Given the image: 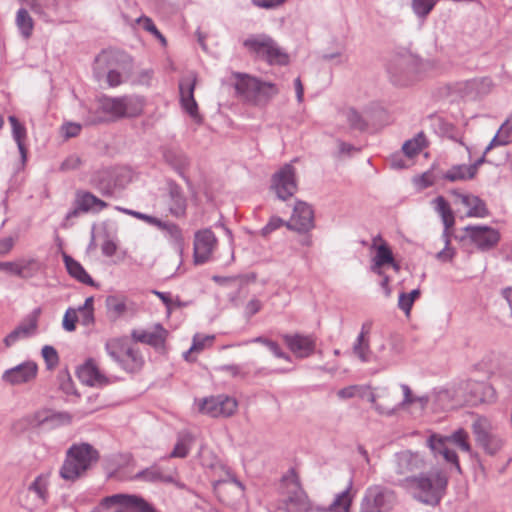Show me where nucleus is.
<instances>
[{
    "instance_id": "obj_1",
    "label": "nucleus",
    "mask_w": 512,
    "mask_h": 512,
    "mask_svg": "<svg viewBox=\"0 0 512 512\" xmlns=\"http://www.w3.org/2000/svg\"><path fill=\"white\" fill-rule=\"evenodd\" d=\"M403 489L407 490L418 502L435 507L444 495L448 486V475L442 469H433L419 473L414 479L405 480Z\"/></svg>"
},
{
    "instance_id": "obj_2",
    "label": "nucleus",
    "mask_w": 512,
    "mask_h": 512,
    "mask_svg": "<svg viewBox=\"0 0 512 512\" xmlns=\"http://www.w3.org/2000/svg\"><path fill=\"white\" fill-rule=\"evenodd\" d=\"M99 452L89 443L71 445L65 453L59 476L67 482L85 477L99 460Z\"/></svg>"
},
{
    "instance_id": "obj_3",
    "label": "nucleus",
    "mask_w": 512,
    "mask_h": 512,
    "mask_svg": "<svg viewBox=\"0 0 512 512\" xmlns=\"http://www.w3.org/2000/svg\"><path fill=\"white\" fill-rule=\"evenodd\" d=\"M233 76L237 95L251 105L265 106L279 93L278 87L271 82L261 81L245 73H234Z\"/></svg>"
},
{
    "instance_id": "obj_4",
    "label": "nucleus",
    "mask_w": 512,
    "mask_h": 512,
    "mask_svg": "<svg viewBox=\"0 0 512 512\" xmlns=\"http://www.w3.org/2000/svg\"><path fill=\"white\" fill-rule=\"evenodd\" d=\"M426 466V459L420 452L402 450L392 456L389 462V476L394 478V484L403 488L406 485V478L414 479Z\"/></svg>"
},
{
    "instance_id": "obj_5",
    "label": "nucleus",
    "mask_w": 512,
    "mask_h": 512,
    "mask_svg": "<svg viewBox=\"0 0 512 512\" xmlns=\"http://www.w3.org/2000/svg\"><path fill=\"white\" fill-rule=\"evenodd\" d=\"M107 354L126 372L139 371L144 360L126 337L109 339L105 344Z\"/></svg>"
},
{
    "instance_id": "obj_6",
    "label": "nucleus",
    "mask_w": 512,
    "mask_h": 512,
    "mask_svg": "<svg viewBox=\"0 0 512 512\" xmlns=\"http://www.w3.org/2000/svg\"><path fill=\"white\" fill-rule=\"evenodd\" d=\"M158 512L144 498L130 494H114L104 497L90 512Z\"/></svg>"
},
{
    "instance_id": "obj_7",
    "label": "nucleus",
    "mask_w": 512,
    "mask_h": 512,
    "mask_svg": "<svg viewBox=\"0 0 512 512\" xmlns=\"http://www.w3.org/2000/svg\"><path fill=\"white\" fill-rule=\"evenodd\" d=\"M71 421L72 416L68 412H60L52 409L43 408L24 416L15 424V427L21 425L23 429H56L62 426L69 425Z\"/></svg>"
},
{
    "instance_id": "obj_8",
    "label": "nucleus",
    "mask_w": 512,
    "mask_h": 512,
    "mask_svg": "<svg viewBox=\"0 0 512 512\" xmlns=\"http://www.w3.org/2000/svg\"><path fill=\"white\" fill-rule=\"evenodd\" d=\"M283 481L286 485L287 497L282 501L277 512H312L315 507L300 486L294 471H291L290 476L284 477Z\"/></svg>"
},
{
    "instance_id": "obj_9",
    "label": "nucleus",
    "mask_w": 512,
    "mask_h": 512,
    "mask_svg": "<svg viewBox=\"0 0 512 512\" xmlns=\"http://www.w3.org/2000/svg\"><path fill=\"white\" fill-rule=\"evenodd\" d=\"M476 444L490 455H496L504 446V439L494 432L493 425L486 417H477L472 423Z\"/></svg>"
},
{
    "instance_id": "obj_10",
    "label": "nucleus",
    "mask_w": 512,
    "mask_h": 512,
    "mask_svg": "<svg viewBox=\"0 0 512 512\" xmlns=\"http://www.w3.org/2000/svg\"><path fill=\"white\" fill-rule=\"evenodd\" d=\"M100 108L116 119L131 118L142 113L143 102L136 96L104 97L100 101Z\"/></svg>"
},
{
    "instance_id": "obj_11",
    "label": "nucleus",
    "mask_w": 512,
    "mask_h": 512,
    "mask_svg": "<svg viewBox=\"0 0 512 512\" xmlns=\"http://www.w3.org/2000/svg\"><path fill=\"white\" fill-rule=\"evenodd\" d=\"M243 45L270 64L283 65L288 62L287 54L267 35L250 37L243 42Z\"/></svg>"
},
{
    "instance_id": "obj_12",
    "label": "nucleus",
    "mask_w": 512,
    "mask_h": 512,
    "mask_svg": "<svg viewBox=\"0 0 512 512\" xmlns=\"http://www.w3.org/2000/svg\"><path fill=\"white\" fill-rule=\"evenodd\" d=\"M396 502L394 491L373 485L367 488L360 504V512H389Z\"/></svg>"
},
{
    "instance_id": "obj_13",
    "label": "nucleus",
    "mask_w": 512,
    "mask_h": 512,
    "mask_svg": "<svg viewBox=\"0 0 512 512\" xmlns=\"http://www.w3.org/2000/svg\"><path fill=\"white\" fill-rule=\"evenodd\" d=\"M368 400L379 414L386 416H392L400 408H404L397 388H376L375 392L369 394Z\"/></svg>"
},
{
    "instance_id": "obj_14",
    "label": "nucleus",
    "mask_w": 512,
    "mask_h": 512,
    "mask_svg": "<svg viewBox=\"0 0 512 512\" xmlns=\"http://www.w3.org/2000/svg\"><path fill=\"white\" fill-rule=\"evenodd\" d=\"M271 189L276 193L280 200H287L292 197L297 189V179L295 168L290 164H285L271 179Z\"/></svg>"
},
{
    "instance_id": "obj_15",
    "label": "nucleus",
    "mask_w": 512,
    "mask_h": 512,
    "mask_svg": "<svg viewBox=\"0 0 512 512\" xmlns=\"http://www.w3.org/2000/svg\"><path fill=\"white\" fill-rule=\"evenodd\" d=\"M237 407L236 399L224 394L204 398L199 403V411L213 418L230 417Z\"/></svg>"
},
{
    "instance_id": "obj_16",
    "label": "nucleus",
    "mask_w": 512,
    "mask_h": 512,
    "mask_svg": "<svg viewBox=\"0 0 512 512\" xmlns=\"http://www.w3.org/2000/svg\"><path fill=\"white\" fill-rule=\"evenodd\" d=\"M464 233L463 238L481 251L493 249L500 240L499 231L486 225H468L464 228Z\"/></svg>"
},
{
    "instance_id": "obj_17",
    "label": "nucleus",
    "mask_w": 512,
    "mask_h": 512,
    "mask_svg": "<svg viewBox=\"0 0 512 512\" xmlns=\"http://www.w3.org/2000/svg\"><path fill=\"white\" fill-rule=\"evenodd\" d=\"M218 240L209 228L200 229L194 234L193 258L195 264H204L211 259Z\"/></svg>"
},
{
    "instance_id": "obj_18",
    "label": "nucleus",
    "mask_w": 512,
    "mask_h": 512,
    "mask_svg": "<svg viewBox=\"0 0 512 512\" xmlns=\"http://www.w3.org/2000/svg\"><path fill=\"white\" fill-rule=\"evenodd\" d=\"M197 83V75L195 72H190L183 77L179 82L180 102L182 108L186 113L197 123H200L202 118L198 111V104L194 98V90Z\"/></svg>"
},
{
    "instance_id": "obj_19",
    "label": "nucleus",
    "mask_w": 512,
    "mask_h": 512,
    "mask_svg": "<svg viewBox=\"0 0 512 512\" xmlns=\"http://www.w3.org/2000/svg\"><path fill=\"white\" fill-rule=\"evenodd\" d=\"M314 226V211L312 207L304 201H297L290 220L286 222V227L289 230L307 233Z\"/></svg>"
},
{
    "instance_id": "obj_20",
    "label": "nucleus",
    "mask_w": 512,
    "mask_h": 512,
    "mask_svg": "<svg viewBox=\"0 0 512 512\" xmlns=\"http://www.w3.org/2000/svg\"><path fill=\"white\" fill-rule=\"evenodd\" d=\"M107 207V203L90 192L77 191L74 200V207L70 210L65 220L78 217L81 213L99 212Z\"/></svg>"
},
{
    "instance_id": "obj_21",
    "label": "nucleus",
    "mask_w": 512,
    "mask_h": 512,
    "mask_svg": "<svg viewBox=\"0 0 512 512\" xmlns=\"http://www.w3.org/2000/svg\"><path fill=\"white\" fill-rule=\"evenodd\" d=\"M38 372V366L33 361H25L15 367L7 369L2 374V381L12 385H22L33 381Z\"/></svg>"
},
{
    "instance_id": "obj_22",
    "label": "nucleus",
    "mask_w": 512,
    "mask_h": 512,
    "mask_svg": "<svg viewBox=\"0 0 512 512\" xmlns=\"http://www.w3.org/2000/svg\"><path fill=\"white\" fill-rule=\"evenodd\" d=\"M41 309H34L13 331L4 339L7 347L14 345L18 340L31 337L37 332Z\"/></svg>"
},
{
    "instance_id": "obj_23",
    "label": "nucleus",
    "mask_w": 512,
    "mask_h": 512,
    "mask_svg": "<svg viewBox=\"0 0 512 512\" xmlns=\"http://www.w3.org/2000/svg\"><path fill=\"white\" fill-rule=\"evenodd\" d=\"M282 338L289 350L298 358H307L315 351L316 338L313 335L285 334Z\"/></svg>"
},
{
    "instance_id": "obj_24",
    "label": "nucleus",
    "mask_w": 512,
    "mask_h": 512,
    "mask_svg": "<svg viewBox=\"0 0 512 512\" xmlns=\"http://www.w3.org/2000/svg\"><path fill=\"white\" fill-rule=\"evenodd\" d=\"M167 334V330L161 324H156L152 330H133L131 336L136 342L145 343L155 348H162Z\"/></svg>"
},
{
    "instance_id": "obj_25",
    "label": "nucleus",
    "mask_w": 512,
    "mask_h": 512,
    "mask_svg": "<svg viewBox=\"0 0 512 512\" xmlns=\"http://www.w3.org/2000/svg\"><path fill=\"white\" fill-rule=\"evenodd\" d=\"M418 58L406 53L398 55L390 62L388 71L392 76H409L417 72Z\"/></svg>"
},
{
    "instance_id": "obj_26",
    "label": "nucleus",
    "mask_w": 512,
    "mask_h": 512,
    "mask_svg": "<svg viewBox=\"0 0 512 512\" xmlns=\"http://www.w3.org/2000/svg\"><path fill=\"white\" fill-rule=\"evenodd\" d=\"M427 446L435 456L442 455L445 461L452 463L456 470L461 473V467L456 452L448 448L447 442H445V439L442 436L438 434H432L427 439Z\"/></svg>"
},
{
    "instance_id": "obj_27",
    "label": "nucleus",
    "mask_w": 512,
    "mask_h": 512,
    "mask_svg": "<svg viewBox=\"0 0 512 512\" xmlns=\"http://www.w3.org/2000/svg\"><path fill=\"white\" fill-rule=\"evenodd\" d=\"M50 473L39 474L27 487L28 495L36 505H45L49 499Z\"/></svg>"
},
{
    "instance_id": "obj_28",
    "label": "nucleus",
    "mask_w": 512,
    "mask_h": 512,
    "mask_svg": "<svg viewBox=\"0 0 512 512\" xmlns=\"http://www.w3.org/2000/svg\"><path fill=\"white\" fill-rule=\"evenodd\" d=\"M467 389H469L470 393L468 401L472 404L492 403L496 400V391L494 387L485 382H468Z\"/></svg>"
},
{
    "instance_id": "obj_29",
    "label": "nucleus",
    "mask_w": 512,
    "mask_h": 512,
    "mask_svg": "<svg viewBox=\"0 0 512 512\" xmlns=\"http://www.w3.org/2000/svg\"><path fill=\"white\" fill-rule=\"evenodd\" d=\"M453 194L457 196L461 200V203L468 208L466 213L467 217L485 218L489 216L490 213L486 203L478 196L462 194L456 191H453Z\"/></svg>"
},
{
    "instance_id": "obj_30",
    "label": "nucleus",
    "mask_w": 512,
    "mask_h": 512,
    "mask_svg": "<svg viewBox=\"0 0 512 512\" xmlns=\"http://www.w3.org/2000/svg\"><path fill=\"white\" fill-rule=\"evenodd\" d=\"M373 264L371 266L372 272L383 275L382 268L385 265H391L395 271H399L400 266L395 262L393 253L386 243L379 245L376 248V254L373 257Z\"/></svg>"
},
{
    "instance_id": "obj_31",
    "label": "nucleus",
    "mask_w": 512,
    "mask_h": 512,
    "mask_svg": "<svg viewBox=\"0 0 512 512\" xmlns=\"http://www.w3.org/2000/svg\"><path fill=\"white\" fill-rule=\"evenodd\" d=\"M433 207L435 211L441 217V220L444 225V230L442 233V238L448 242V233H451L450 230L455 224V216L449 203L443 196H438L432 201Z\"/></svg>"
},
{
    "instance_id": "obj_32",
    "label": "nucleus",
    "mask_w": 512,
    "mask_h": 512,
    "mask_svg": "<svg viewBox=\"0 0 512 512\" xmlns=\"http://www.w3.org/2000/svg\"><path fill=\"white\" fill-rule=\"evenodd\" d=\"M77 376L80 381L89 386L102 385L106 383V378L102 375L93 360L86 361L77 370Z\"/></svg>"
},
{
    "instance_id": "obj_33",
    "label": "nucleus",
    "mask_w": 512,
    "mask_h": 512,
    "mask_svg": "<svg viewBox=\"0 0 512 512\" xmlns=\"http://www.w3.org/2000/svg\"><path fill=\"white\" fill-rule=\"evenodd\" d=\"M109 56L107 54H100L95 60L94 75L100 80L106 74V81L110 87L119 86L122 83V74L114 69H109L105 72V64L108 63Z\"/></svg>"
},
{
    "instance_id": "obj_34",
    "label": "nucleus",
    "mask_w": 512,
    "mask_h": 512,
    "mask_svg": "<svg viewBox=\"0 0 512 512\" xmlns=\"http://www.w3.org/2000/svg\"><path fill=\"white\" fill-rule=\"evenodd\" d=\"M168 206L170 213L175 217H182L186 213L187 201L177 185H170Z\"/></svg>"
},
{
    "instance_id": "obj_35",
    "label": "nucleus",
    "mask_w": 512,
    "mask_h": 512,
    "mask_svg": "<svg viewBox=\"0 0 512 512\" xmlns=\"http://www.w3.org/2000/svg\"><path fill=\"white\" fill-rule=\"evenodd\" d=\"M158 228L165 232L166 237L181 257L184 251V237L181 228L175 223L164 221H161Z\"/></svg>"
},
{
    "instance_id": "obj_36",
    "label": "nucleus",
    "mask_w": 512,
    "mask_h": 512,
    "mask_svg": "<svg viewBox=\"0 0 512 512\" xmlns=\"http://www.w3.org/2000/svg\"><path fill=\"white\" fill-rule=\"evenodd\" d=\"M370 325L363 324L359 335L353 344V353L362 361L368 362L370 360V344L369 334Z\"/></svg>"
},
{
    "instance_id": "obj_37",
    "label": "nucleus",
    "mask_w": 512,
    "mask_h": 512,
    "mask_svg": "<svg viewBox=\"0 0 512 512\" xmlns=\"http://www.w3.org/2000/svg\"><path fill=\"white\" fill-rule=\"evenodd\" d=\"M352 505V496L350 495V486L337 494L333 502L327 508L315 507L312 512H350Z\"/></svg>"
},
{
    "instance_id": "obj_38",
    "label": "nucleus",
    "mask_w": 512,
    "mask_h": 512,
    "mask_svg": "<svg viewBox=\"0 0 512 512\" xmlns=\"http://www.w3.org/2000/svg\"><path fill=\"white\" fill-rule=\"evenodd\" d=\"M8 120L12 126L13 139L16 142L18 149H19V153H20V157H21V164L24 165L27 160V149L24 144V141H25L26 135H27L26 128L13 115L9 116Z\"/></svg>"
},
{
    "instance_id": "obj_39",
    "label": "nucleus",
    "mask_w": 512,
    "mask_h": 512,
    "mask_svg": "<svg viewBox=\"0 0 512 512\" xmlns=\"http://www.w3.org/2000/svg\"><path fill=\"white\" fill-rule=\"evenodd\" d=\"M63 260L70 276L84 284H93L92 278L78 261L66 254L63 255Z\"/></svg>"
},
{
    "instance_id": "obj_40",
    "label": "nucleus",
    "mask_w": 512,
    "mask_h": 512,
    "mask_svg": "<svg viewBox=\"0 0 512 512\" xmlns=\"http://www.w3.org/2000/svg\"><path fill=\"white\" fill-rule=\"evenodd\" d=\"M194 443V437L187 431L180 432L177 437V442L172 452L167 458H185Z\"/></svg>"
},
{
    "instance_id": "obj_41",
    "label": "nucleus",
    "mask_w": 512,
    "mask_h": 512,
    "mask_svg": "<svg viewBox=\"0 0 512 512\" xmlns=\"http://www.w3.org/2000/svg\"><path fill=\"white\" fill-rule=\"evenodd\" d=\"M42 268L36 258H22L17 261L16 276L24 279L34 277Z\"/></svg>"
},
{
    "instance_id": "obj_42",
    "label": "nucleus",
    "mask_w": 512,
    "mask_h": 512,
    "mask_svg": "<svg viewBox=\"0 0 512 512\" xmlns=\"http://www.w3.org/2000/svg\"><path fill=\"white\" fill-rule=\"evenodd\" d=\"M133 479L151 483L173 482V477L163 475L160 468L156 465H152L149 468L139 471L133 476Z\"/></svg>"
},
{
    "instance_id": "obj_43",
    "label": "nucleus",
    "mask_w": 512,
    "mask_h": 512,
    "mask_svg": "<svg viewBox=\"0 0 512 512\" xmlns=\"http://www.w3.org/2000/svg\"><path fill=\"white\" fill-rule=\"evenodd\" d=\"M399 387L402 390V394H403L402 404H404V408L410 407L412 405H416V407L420 411H423L426 409V407L429 403L428 395L414 396L412 393V390L406 384H401Z\"/></svg>"
},
{
    "instance_id": "obj_44",
    "label": "nucleus",
    "mask_w": 512,
    "mask_h": 512,
    "mask_svg": "<svg viewBox=\"0 0 512 512\" xmlns=\"http://www.w3.org/2000/svg\"><path fill=\"white\" fill-rule=\"evenodd\" d=\"M473 170L474 167H469V165H455L443 174V178L450 182L473 179L475 177Z\"/></svg>"
},
{
    "instance_id": "obj_45",
    "label": "nucleus",
    "mask_w": 512,
    "mask_h": 512,
    "mask_svg": "<svg viewBox=\"0 0 512 512\" xmlns=\"http://www.w3.org/2000/svg\"><path fill=\"white\" fill-rule=\"evenodd\" d=\"M106 307L114 319L123 316L127 310V299L124 296L110 295L106 298Z\"/></svg>"
},
{
    "instance_id": "obj_46",
    "label": "nucleus",
    "mask_w": 512,
    "mask_h": 512,
    "mask_svg": "<svg viewBox=\"0 0 512 512\" xmlns=\"http://www.w3.org/2000/svg\"><path fill=\"white\" fill-rule=\"evenodd\" d=\"M443 438L445 439V442L456 445L461 451L469 453L470 456L475 455L469 443V435L464 429L460 428L454 431L451 435Z\"/></svg>"
},
{
    "instance_id": "obj_47",
    "label": "nucleus",
    "mask_w": 512,
    "mask_h": 512,
    "mask_svg": "<svg viewBox=\"0 0 512 512\" xmlns=\"http://www.w3.org/2000/svg\"><path fill=\"white\" fill-rule=\"evenodd\" d=\"M16 25L24 38L32 35L34 21L25 8H20L16 14Z\"/></svg>"
},
{
    "instance_id": "obj_48",
    "label": "nucleus",
    "mask_w": 512,
    "mask_h": 512,
    "mask_svg": "<svg viewBox=\"0 0 512 512\" xmlns=\"http://www.w3.org/2000/svg\"><path fill=\"white\" fill-rule=\"evenodd\" d=\"M213 340L214 336H202L196 334L193 338V343L190 349L183 354L184 359L187 361H193L194 358L192 357V355L194 353H200L201 351H203L208 344L210 345L212 343Z\"/></svg>"
},
{
    "instance_id": "obj_49",
    "label": "nucleus",
    "mask_w": 512,
    "mask_h": 512,
    "mask_svg": "<svg viewBox=\"0 0 512 512\" xmlns=\"http://www.w3.org/2000/svg\"><path fill=\"white\" fill-rule=\"evenodd\" d=\"M425 146V136L423 133L417 134L414 138L404 142L402 150L408 157H413L421 152Z\"/></svg>"
},
{
    "instance_id": "obj_50",
    "label": "nucleus",
    "mask_w": 512,
    "mask_h": 512,
    "mask_svg": "<svg viewBox=\"0 0 512 512\" xmlns=\"http://www.w3.org/2000/svg\"><path fill=\"white\" fill-rule=\"evenodd\" d=\"M420 290L414 289L410 293H401L399 295L398 307L405 312L406 315H409L411 308L413 306L414 301L419 297Z\"/></svg>"
},
{
    "instance_id": "obj_51",
    "label": "nucleus",
    "mask_w": 512,
    "mask_h": 512,
    "mask_svg": "<svg viewBox=\"0 0 512 512\" xmlns=\"http://www.w3.org/2000/svg\"><path fill=\"white\" fill-rule=\"evenodd\" d=\"M435 4L436 0H412V9L418 17H426Z\"/></svg>"
},
{
    "instance_id": "obj_52",
    "label": "nucleus",
    "mask_w": 512,
    "mask_h": 512,
    "mask_svg": "<svg viewBox=\"0 0 512 512\" xmlns=\"http://www.w3.org/2000/svg\"><path fill=\"white\" fill-rule=\"evenodd\" d=\"M365 387L361 385H350L340 389L337 392V396L342 400L351 399L355 396L364 397Z\"/></svg>"
},
{
    "instance_id": "obj_53",
    "label": "nucleus",
    "mask_w": 512,
    "mask_h": 512,
    "mask_svg": "<svg viewBox=\"0 0 512 512\" xmlns=\"http://www.w3.org/2000/svg\"><path fill=\"white\" fill-rule=\"evenodd\" d=\"M42 356L46 362L48 369H53L59 362V357L56 349L52 346L45 345L42 348Z\"/></svg>"
},
{
    "instance_id": "obj_54",
    "label": "nucleus",
    "mask_w": 512,
    "mask_h": 512,
    "mask_svg": "<svg viewBox=\"0 0 512 512\" xmlns=\"http://www.w3.org/2000/svg\"><path fill=\"white\" fill-rule=\"evenodd\" d=\"M78 321L77 311L74 308H68L64 314L62 326L63 329L72 332L76 329V323Z\"/></svg>"
},
{
    "instance_id": "obj_55",
    "label": "nucleus",
    "mask_w": 512,
    "mask_h": 512,
    "mask_svg": "<svg viewBox=\"0 0 512 512\" xmlns=\"http://www.w3.org/2000/svg\"><path fill=\"white\" fill-rule=\"evenodd\" d=\"M470 86H477L475 95H483L490 92L492 88V80L489 78H475L471 79Z\"/></svg>"
},
{
    "instance_id": "obj_56",
    "label": "nucleus",
    "mask_w": 512,
    "mask_h": 512,
    "mask_svg": "<svg viewBox=\"0 0 512 512\" xmlns=\"http://www.w3.org/2000/svg\"><path fill=\"white\" fill-rule=\"evenodd\" d=\"M450 237L451 233H448V242L445 239H443L445 247L441 251L437 252L435 255V258L440 262H450L453 260L455 256V250L452 247H450Z\"/></svg>"
},
{
    "instance_id": "obj_57",
    "label": "nucleus",
    "mask_w": 512,
    "mask_h": 512,
    "mask_svg": "<svg viewBox=\"0 0 512 512\" xmlns=\"http://www.w3.org/2000/svg\"><path fill=\"white\" fill-rule=\"evenodd\" d=\"M138 23L142 25V27L152 33L155 37H157L163 45L166 44V39L164 36L159 32L153 21L149 17H140L138 20Z\"/></svg>"
},
{
    "instance_id": "obj_58",
    "label": "nucleus",
    "mask_w": 512,
    "mask_h": 512,
    "mask_svg": "<svg viewBox=\"0 0 512 512\" xmlns=\"http://www.w3.org/2000/svg\"><path fill=\"white\" fill-rule=\"evenodd\" d=\"M346 119L352 128L362 130L366 127V123L355 109L351 108L346 111Z\"/></svg>"
},
{
    "instance_id": "obj_59",
    "label": "nucleus",
    "mask_w": 512,
    "mask_h": 512,
    "mask_svg": "<svg viewBox=\"0 0 512 512\" xmlns=\"http://www.w3.org/2000/svg\"><path fill=\"white\" fill-rule=\"evenodd\" d=\"M283 225L286 226V222H284L280 217L273 216L269 219L268 223L262 228L261 234L263 236H267L276 229L282 227Z\"/></svg>"
},
{
    "instance_id": "obj_60",
    "label": "nucleus",
    "mask_w": 512,
    "mask_h": 512,
    "mask_svg": "<svg viewBox=\"0 0 512 512\" xmlns=\"http://www.w3.org/2000/svg\"><path fill=\"white\" fill-rule=\"evenodd\" d=\"M415 183L420 189H425L435 183V177L432 172L428 171L415 179Z\"/></svg>"
},
{
    "instance_id": "obj_61",
    "label": "nucleus",
    "mask_w": 512,
    "mask_h": 512,
    "mask_svg": "<svg viewBox=\"0 0 512 512\" xmlns=\"http://www.w3.org/2000/svg\"><path fill=\"white\" fill-rule=\"evenodd\" d=\"M213 280L220 285H228L230 283H233L239 288V290L242 289V286L244 283L242 277H240V276H234V277L213 276Z\"/></svg>"
},
{
    "instance_id": "obj_62",
    "label": "nucleus",
    "mask_w": 512,
    "mask_h": 512,
    "mask_svg": "<svg viewBox=\"0 0 512 512\" xmlns=\"http://www.w3.org/2000/svg\"><path fill=\"white\" fill-rule=\"evenodd\" d=\"M497 133L501 135V138L504 140V143L507 145L512 142V125L510 124V119H507L498 129Z\"/></svg>"
},
{
    "instance_id": "obj_63",
    "label": "nucleus",
    "mask_w": 512,
    "mask_h": 512,
    "mask_svg": "<svg viewBox=\"0 0 512 512\" xmlns=\"http://www.w3.org/2000/svg\"><path fill=\"white\" fill-rule=\"evenodd\" d=\"M81 165V159L77 155H70L61 164V170L69 171L79 168Z\"/></svg>"
},
{
    "instance_id": "obj_64",
    "label": "nucleus",
    "mask_w": 512,
    "mask_h": 512,
    "mask_svg": "<svg viewBox=\"0 0 512 512\" xmlns=\"http://www.w3.org/2000/svg\"><path fill=\"white\" fill-rule=\"evenodd\" d=\"M262 308V303L260 300L253 298L251 299L245 306V316L247 318L252 317L256 313H258Z\"/></svg>"
}]
</instances>
